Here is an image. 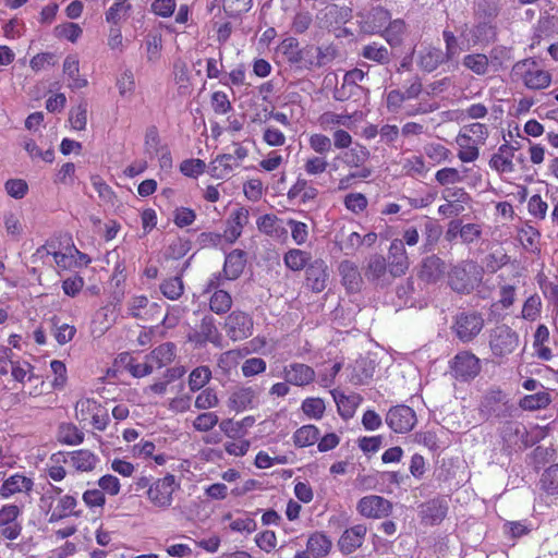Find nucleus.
<instances>
[{
    "label": "nucleus",
    "instance_id": "nucleus-1",
    "mask_svg": "<svg viewBox=\"0 0 558 558\" xmlns=\"http://www.w3.org/2000/svg\"><path fill=\"white\" fill-rule=\"evenodd\" d=\"M513 75L523 81L530 89H543L549 86L551 76L542 70L534 60L525 59L517 62L512 69Z\"/></svg>",
    "mask_w": 558,
    "mask_h": 558
},
{
    "label": "nucleus",
    "instance_id": "nucleus-2",
    "mask_svg": "<svg viewBox=\"0 0 558 558\" xmlns=\"http://www.w3.org/2000/svg\"><path fill=\"white\" fill-rule=\"evenodd\" d=\"M484 327L482 314L476 312H461L454 317L452 330L458 339L464 343L474 340Z\"/></svg>",
    "mask_w": 558,
    "mask_h": 558
},
{
    "label": "nucleus",
    "instance_id": "nucleus-3",
    "mask_svg": "<svg viewBox=\"0 0 558 558\" xmlns=\"http://www.w3.org/2000/svg\"><path fill=\"white\" fill-rule=\"evenodd\" d=\"M519 336L507 325L496 326L489 335V347L496 357H505L518 348Z\"/></svg>",
    "mask_w": 558,
    "mask_h": 558
},
{
    "label": "nucleus",
    "instance_id": "nucleus-4",
    "mask_svg": "<svg viewBox=\"0 0 558 558\" xmlns=\"http://www.w3.org/2000/svg\"><path fill=\"white\" fill-rule=\"evenodd\" d=\"M128 311L133 318L144 322L161 320L163 325H167L168 316H163L161 306L156 302H150L144 295L131 298L128 303Z\"/></svg>",
    "mask_w": 558,
    "mask_h": 558
},
{
    "label": "nucleus",
    "instance_id": "nucleus-5",
    "mask_svg": "<svg viewBox=\"0 0 558 558\" xmlns=\"http://www.w3.org/2000/svg\"><path fill=\"white\" fill-rule=\"evenodd\" d=\"M178 487L174 475L167 474L165 477L153 482L146 492L147 498L155 507L167 509L172 505V495Z\"/></svg>",
    "mask_w": 558,
    "mask_h": 558
},
{
    "label": "nucleus",
    "instance_id": "nucleus-6",
    "mask_svg": "<svg viewBox=\"0 0 558 558\" xmlns=\"http://www.w3.org/2000/svg\"><path fill=\"white\" fill-rule=\"evenodd\" d=\"M223 328L231 340H243L252 335L253 320L246 313L233 311L226 318Z\"/></svg>",
    "mask_w": 558,
    "mask_h": 558
},
{
    "label": "nucleus",
    "instance_id": "nucleus-7",
    "mask_svg": "<svg viewBox=\"0 0 558 558\" xmlns=\"http://www.w3.org/2000/svg\"><path fill=\"white\" fill-rule=\"evenodd\" d=\"M387 425L396 433H408L416 424L415 412L408 405L391 408L386 414Z\"/></svg>",
    "mask_w": 558,
    "mask_h": 558
},
{
    "label": "nucleus",
    "instance_id": "nucleus-8",
    "mask_svg": "<svg viewBox=\"0 0 558 558\" xmlns=\"http://www.w3.org/2000/svg\"><path fill=\"white\" fill-rule=\"evenodd\" d=\"M364 276L369 282H375L381 286H388L395 278L390 277L389 266L387 259L381 254H372L366 259L364 266Z\"/></svg>",
    "mask_w": 558,
    "mask_h": 558
},
{
    "label": "nucleus",
    "instance_id": "nucleus-9",
    "mask_svg": "<svg viewBox=\"0 0 558 558\" xmlns=\"http://www.w3.org/2000/svg\"><path fill=\"white\" fill-rule=\"evenodd\" d=\"M451 369L453 375L461 380H470L481 372L480 360L469 351L458 353L452 363Z\"/></svg>",
    "mask_w": 558,
    "mask_h": 558
},
{
    "label": "nucleus",
    "instance_id": "nucleus-10",
    "mask_svg": "<svg viewBox=\"0 0 558 558\" xmlns=\"http://www.w3.org/2000/svg\"><path fill=\"white\" fill-rule=\"evenodd\" d=\"M257 403V390L252 386L235 387L228 397L227 407L231 412L240 413L253 409Z\"/></svg>",
    "mask_w": 558,
    "mask_h": 558
},
{
    "label": "nucleus",
    "instance_id": "nucleus-11",
    "mask_svg": "<svg viewBox=\"0 0 558 558\" xmlns=\"http://www.w3.org/2000/svg\"><path fill=\"white\" fill-rule=\"evenodd\" d=\"M391 278H398L405 275L410 262L404 247L403 240L395 239L390 243L388 251V262Z\"/></svg>",
    "mask_w": 558,
    "mask_h": 558
},
{
    "label": "nucleus",
    "instance_id": "nucleus-12",
    "mask_svg": "<svg viewBox=\"0 0 558 558\" xmlns=\"http://www.w3.org/2000/svg\"><path fill=\"white\" fill-rule=\"evenodd\" d=\"M305 284L315 293L323 292L329 281V268L322 258L315 259L306 267Z\"/></svg>",
    "mask_w": 558,
    "mask_h": 558
},
{
    "label": "nucleus",
    "instance_id": "nucleus-13",
    "mask_svg": "<svg viewBox=\"0 0 558 558\" xmlns=\"http://www.w3.org/2000/svg\"><path fill=\"white\" fill-rule=\"evenodd\" d=\"M357 510L363 517L379 519L390 514L392 505L384 497L371 495L359 501Z\"/></svg>",
    "mask_w": 558,
    "mask_h": 558
},
{
    "label": "nucleus",
    "instance_id": "nucleus-14",
    "mask_svg": "<svg viewBox=\"0 0 558 558\" xmlns=\"http://www.w3.org/2000/svg\"><path fill=\"white\" fill-rule=\"evenodd\" d=\"M446 272L445 260L436 255H430L422 259L417 276L422 281L433 284L441 280Z\"/></svg>",
    "mask_w": 558,
    "mask_h": 558
},
{
    "label": "nucleus",
    "instance_id": "nucleus-15",
    "mask_svg": "<svg viewBox=\"0 0 558 558\" xmlns=\"http://www.w3.org/2000/svg\"><path fill=\"white\" fill-rule=\"evenodd\" d=\"M250 211L245 207H238L227 219V228L225 230V239L229 243L235 242L242 234L244 226L248 223Z\"/></svg>",
    "mask_w": 558,
    "mask_h": 558
},
{
    "label": "nucleus",
    "instance_id": "nucleus-16",
    "mask_svg": "<svg viewBox=\"0 0 558 558\" xmlns=\"http://www.w3.org/2000/svg\"><path fill=\"white\" fill-rule=\"evenodd\" d=\"M283 378L294 386H306L315 379L314 369L302 363H292L283 367Z\"/></svg>",
    "mask_w": 558,
    "mask_h": 558
},
{
    "label": "nucleus",
    "instance_id": "nucleus-17",
    "mask_svg": "<svg viewBox=\"0 0 558 558\" xmlns=\"http://www.w3.org/2000/svg\"><path fill=\"white\" fill-rule=\"evenodd\" d=\"M367 529L364 524H356L347 529L341 535L338 545L343 554H351L360 548L364 542Z\"/></svg>",
    "mask_w": 558,
    "mask_h": 558
},
{
    "label": "nucleus",
    "instance_id": "nucleus-18",
    "mask_svg": "<svg viewBox=\"0 0 558 558\" xmlns=\"http://www.w3.org/2000/svg\"><path fill=\"white\" fill-rule=\"evenodd\" d=\"M339 274L342 284L349 292L360 291L363 279L355 263L351 260H342L339 265Z\"/></svg>",
    "mask_w": 558,
    "mask_h": 558
},
{
    "label": "nucleus",
    "instance_id": "nucleus-19",
    "mask_svg": "<svg viewBox=\"0 0 558 558\" xmlns=\"http://www.w3.org/2000/svg\"><path fill=\"white\" fill-rule=\"evenodd\" d=\"M245 253L241 250H233L226 257L223 265V277L227 280H235L241 276L245 267Z\"/></svg>",
    "mask_w": 558,
    "mask_h": 558
},
{
    "label": "nucleus",
    "instance_id": "nucleus-20",
    "mask_svg": "<svg viewBox=\"0 0 558 558\" xmlns=\"http://www.w3.org/2000/svg\"><path fill=\"white\" fill-rule=\"evenodd\" d=\"M448 62L440 48L427 47L420 51L418 66L425 72L435 71L440 64Z\"/></svg>",
    "mask_w": 558,
    "mask_h": 558
},
{
    "label": "nucleus",
    "instance_id": "nucleus-21",
    "mask_svg": "<svg viewBox=\"0 0 558 558\" xmlns=\"http://www.w3.org/2000/svg\"><path fill=\"white\" fill-rule=\"evenodd\" d=\"M332 397L337 404L339 414L345 420L354 415L356 408L363 400V398L357 393L347 396L338 391H332Z\"/></svg>",
    "mask_w": 558,
    "mask_h": 558
},
{
    "label": "nucleus",
    "instance_id": "nucleus-22",
    "mask_svg": "<svg viewBox=\"0 0 558 558\" xmlns=\"http://www.w3.org/2000/svg\"><path fill=\"white\" fill-rule=\"evenodd\" d=\"M239 167V162H234L232 154H223L217 156L209 165V173L216 179L228 178L234 168Z\"/></svg>",
    "mask_w": 558,
    "mask_h": 558
},
{
    "label": "nucleus",
    "instance_id": "nucleus-23",
    "mask_svg": "<svg viewBox=\"0 0 558 558\" xmlns=\"http://www.w3.org/2000/svg\"><path fill=\"white\" fill-rule=\"evenodd\" d=\"M32 487L33 482L31 478L24 475L14 474L2 483L0 488V495L3 498H9L10 496L17 493L29 492Z\"/></svg>",
    "mask_w": 558,
    "mask_h": 558
},
{
    "label": "nucleus",
    "instance_id": "nucleus-24",
    "mask_svg": "<svg viewBox=\"0 0 558 558\" xmlns=\"http://www.w3.org/2000/svg\"><path fill=\"white\" fill-rule=\"evenodd\" d=\"M146 357L155 369L167 366L174 359V344L170 342L162 343L146 355Z\"/></svg>",
    "mask_w": 558,
    "mask_h": 558
},
{
    "label": "nucleus",
    "instance_id": "nucleus-25",
    "mask_svg": "<svg viewBox=\"0 0 558 558\" xmlns=\"http://www.w3.org/2000/svg\"><path fill=\"white\" fill-rule=\"evenodd\" d=\"M449 286L458 293H469L474 287L468 271L460 266L453 267L449 272Z\"/></svg>",
    "mask_w": 558,
    "mask_h": 558
},
{
    "label": "nucleus",
    "instance_id": "nucleus-26",
    "mask_svg": "<svg viewBox=\"0 0 558 558\" xmlns=\"http://www.w3.org/2000/svg\"><path fill=\"white\" fill-rule=\"evenodd\" d=\"M77 501L73 496L65 495L61 497L51 511L48 521L54 523L70 515H78V512L74 510Z\"/></svg>",
    "mask_w": 558,
    "mask_h": 558
},
{
    "label": "nucleus",
    "instance_id": "nucleus-27",
    "mask_svg": "<svg viewBox=\"0 0 558 558\" xmlns=\"http://www.w3.org/2000/svg\"><path fill=\"white\" fill-rule=\"evenodd\" d=\"M63 72L69 76V87L72 89H80L87 85V80L80 76L78 59L74 56H69L63 62Z\"/></svg>",
    "mask_w": 558,
    "mask_h": 558
},
{
    "label": "nucleus",
    "instance_id": "nucleus-28",
    "mask_svg": "<svg viewBox=\"0 0 558 558\" xmlns=\"http://www.w3.org/2000/svg\"><path fill=\"white\" fill-rule=\"evenodd\" d=\"M457 144L460 147L458 158L462 162H472L478 158L477 144L472 141V136L466 133L459 134L457 137Z\"/></svg>",
    "mask_w": 558,
    "mask_h": 558
},
{
    "label": "nucleus",
    "instance_id": "nucleus-29",
    "mask_svg": "<svg viewBox=\"0 0 558 558\" xmlns=\"http://www.w3.org/2000/svg\"><path fill=\"white\" fill-rule=\"evenodd\" d=\"M506 404V395L499 390H489L481 402V409L487 414L499 415L501 408Z\"/></svg>",
    "mask_w": 558,
    "mask_h": 558
},
{
    "label": "nucleus",
    "instance_id": "nucleus-30",
    "mask_svg": "<svg viewBox=\"0 0 558 558\" xmlns=\"http://www.w3.org/2000/svg\"><path fill=\"white\" fill-rule=\"evenodd\" d=\"M311 253L299 248H291L283 255L284 265L292 271H300L308 266Z\"/></svg>",
    "mask_w": 558,
    "mask_h": 558
},
{
    "label": "nucleus",
    "instance_id": "nucleus-31",
    "mask_svg": "<svg viewBox=\"0 0 558 558\" xmlns=\"http://www.w3.org/2000/svg\"><path fill=\"white\" fill-rule=\"evenodd\" d=\"M256 225L260 232L274 239H280L286 233V229L279 225V219L275 215L260 216Z\"/></svg>",
    "mask_w": 558,
    "mask_h": 558
},
{
    "label": "nucleus",
    "instance_id": "nucleus-32",
    "mask_svg": "<svg viewBox=\"0 0 558 558\" xmlns=\"http://www.w3.org/2000/svg\"><path fill=\"white\" fill-rule=\"evenodd\" d=\"M331 541L323 533L316 532L307 539V551L314 557H324L331 549Z\"/></svg>",
    "mask_w": 558,
    "mask_h": 558
},
{
    "label": "nucleus",
    "instance_id": "nucleus-33",
    "mask_svg": "<svg viewBox=\"0 0 558 558\" xmlns=\"http://www.w3.org/2000/svg\"><path fill=\"white\" fill-rule=\"evenodd\" d=\"M447 505L436 499L422 505L423 519L428 520L432 524L442 521L447 514Z\"/></svg>",
    "mask_w": 558,
    "mask_h": 558
},
{
    "label": "nucleus",
    "instance_id": "nucleus-34",
    "mask_svg": "<svg viewBox=\"0 0 558 558\" xmlns=\"http://www.w3.org/2000/svg\"><path fill=\"white\" fill-rule=\"evenodd\" d=\"M551 402V397L547 391H538L534 395L524 396L519 405L525 411H536L545 409Z\"/></svg>",
    "mask_w": 558,
    "mask_h": 558
},
{
    "label": "nucleus",
    "instance_id": "nucleus-35",
    "mask_svg": "<svg viewBox=\"0 0 558 558\" xmlns=\"http://www.w3.org/2000/svg\"><path fill=\"white\" fill-rule=\"evenodd\" d=\"M71 463L77 471L88 472L95 468L97 457L89 450L81 449L72 452Z\"/></svg>",
    "mask_w": 558,
    "mask_h": 558
},
{
    "label": "nucleus",
    "instance_id": "nucleus-36",
    "mask_svg": "<svg viewBox=\"0 0 558 558\" xmlns=\"http://www.w3.org/2000/svg\"><path fill=\"white\" fill-rule=\"evenodd\" d=\"M368 157V150L362 145H355L339 156L343 163L354 168H360Z\"/></svg>",
    "mask_w": 558,
    "mask_h": 558
},
{
    "label": "nucleus",
    "instance_id": "nucleus-37",
    "mask_svg": "<svg viewBox=\"0 0 558 558\" xmlns=\"http://www.w3.org/2000/svg\"><path fill=\"white\" fill-rule=\"evenodd\" d=\"M463 66L476 75H485L489 69V60L484 53H471L463 57Z\"/></svg>",
    "mask_w": 558,
    "mask_h": 558
},
{
    "label": "nucleus",
    "instance_id": "nucleus-38",
    "mask_svg": "<svg viewBox=\"0 0 558 558\" xmlns=\"http://www.w3.org/2000/svg\"><path fill=\"white\" fill-rule=\"evenodd\" d=\"M319 438V430L314 425H304L296 429L293 441L296 447L303 448L314 445Z\"/></svg>",
    "mask_w": 558,
    "mask_h": 558
},
{
    "label": "nucleus",
    "instance_id": "nucleus-39",
    "mask_svg": "<svg viewBox=\"0 0 558 558\" xmlns=\"http://www.w3.org/2000/svg\"><path fill=\"white\" fill-rule=\"evenodd\" d=\"M232 306V298L225 290H215L209 299V308L214 313L221 315L229 312Z\"/></svg>",
    "mask_w": 558,
    "mask_h": 558
},
{
    "label": "nucleus",
    "instance_id": "nucleus-40",
    "mask_svg": "<svg viewBox=\"0 0 558 558\" xmlns=\"http://www.w3.org/2000/svg\"><path fill=\"white\" fill-rule=\"evenodd\" d=\"M362 56L365 59L375 61L380 64H387L390 61L389 50L377 43H373L363 47Z\"/></svg>",
    "mask_w": 558,
    "mask_h": 558
},
{
    "label": "nucleus",
    "instance_id": "nucleus-41",
    "mask_svg": "<svg viewBox=\"0 0 558 558\" xmlns=\"http://www.w3.org/2000/svg\"><path fill=\"white\" fill-rule=\"evenodd\" d=\"M541 489L548 495L558 494V464L546 469L539 480Z\"/></svg>",
    "mask_w": 558,
    "mask_h": 558
},
{
    "label": "nucleus",
    "instance_id": "nucleus-42",
    "mask_svg": "<svg viewBox=\"0 0 558 558\" xmlns=\"http://www.w3.org/2000/svg\"><path fill=\"white\" fill-rule=\"evenodd\" d=\"M279 49L289 63L298 65L300 68L302 59V49L299 47V43L295 38L284 39L281 43Z\"/></svg>",
    "mask_w": 558,
    "mask_h": 558
},
{
    "label": "nucleus",
    "instance_id": "nucleus-43",
    "mask_svg": "<svg viewBox=\"0 0 558 558\" xmlns=\"http://www.w3.org/2000/svg\"><path fill=\"white\" fill-rule=\"evenodd\" d=\"M59 440L63 444L75 446L84 440V434L73 424H62L59 427Z\"/></svg>",
    "mask_w": 558,
    "mask_h": 558
},
{
    "label": "nucleus",
    "instance_id": "nucleus-44",
    "mask_svg": "<svg viewBox=\"0 0 558 558\" xmlns=\"http://www.w3.org/2000/svg\"><path fill=\"white\" fill-rule=\"evenodd\" d=\"M210 378V368L208 366H198L189 376V387L192 391H197L208 384Z\"/></svg>",
    "mask_w": 558,
    "mask_h": 558
},
{
    "label": "nucleus",
    "instance_id": "nucleus-45",
    "mask_svg": "<svg viewBox=\"0 0 558 558\" xmlns=\"http://www.w3.org/2000/svg\"><path fill=\"white\" fill-rule=\"evenodd\" d=\"M161 293L169 300H178L184 291V284L181 277L175 276L165 280L160 284Z\"/></svg>",
    "mask_w": 558,
    "mask_h": 558
},
{
    "label": "nucleus",
    "instance_id": "nucleus-46",
    "mask_svg": "<svg viewBox=\"0 0 558 558\" xmlns=\"http://www.w3.org/2000/svg\"><path fill=\"white\" fill-rule=\"evenodd\" d=\"M365 72L362 69H353L351 71H348L343 77V84L340 89L337 90L336 98L338 100H344L345 99V88L347 87H356L359 82H362L365 77Z\"/></svg>",
    "mask_w": 558,
    "mask_h": 558
},
{
    "label": "nucleus",
    "instance_id": "nucleus-47",
    "mask_svg": "<svg viewBox=\"0 0 558 558\" xmlns=\"http://www.w3.org/2000/svg\"><path fill=\"white\" fill-rule=\"evenodd\" d=\"M97 411H101V407L94 399H80L75 404L76 417L81 421H86L88 416L92 417Z\"/></svg>",
    "mask_w": 558,
    "mask_h": 558
},
{
    "label": "nucleus",
    "instance_id": "nucleus-48",
    "mask_svg": "<svg viewBox=\"0 0 558 558\" xmlns=\"http://www.w3.org/2000/svg\"><path fill=\"white\" fill-rule=\"evenodd\" d=\"M88 106L86 101L78 104L70 111V123L74 130L83 131L87 124Z\"/></svg>",
    "mask_w": 558,
    "mask_h": 558
},
{
    "label": "nucleus",
    "instance_id": "nucleus-49",
    "mask_svg": "<svg viewBox=\"0 0 558 558\" xmlns=\"http://www.w3.org/2000/svg\"><path fill=\"white\" fill-rule=\"evenodd\" d=\"M405 25L403 21L396 20L389 24L385 29V38L390 46H399L402 41V34L404 33Z\"/></svg>",
    "mask_w": 558,
    "mask_h": 558
},
{
    "label": "nucleus",
    "instance_id": "nucleus-50",
    "mask_svg": "<svg viewBox=\"0 0 558 558\" xmlns=\"http://www.w3.org/2000/svg\"><path fill=\"white\" fill-rule=\"evenodd\" d=\"M240 360V353L235 350H230L220 354L217 366L222 372V374H230L232 369H234Z\"/></svg>",
    "mask_w": 558,
    "mask_h": 558
},
{
    "label": "nucleus",
    "instance_id": "nucleus-51",
    "mask_svg": "<svg viewBox=\"0 0 558 558\" xmlns=\"http://www.w3.org/2000/svg\"><path fill=\"white\" fill-rule=\"evenodd\" d=\"M117 87L121 97H130L135 89L134 74L131 70H125L117 80Z\"/></svg>",
    "mask_w": 558,
    "mask_h": 558
},
{
    "label": "nucleus",
    "instance_id": "nucleus-52",
    "mask_svg": "<svg viewBox=\"0 0 558 558\" xmlns=\"http://www.w3.org/2000/svg\"><path fill=\"white\" fill-rule=\"evenodd\" d=\"M302 410L308 417L320 418L325 412V402L320 398H307L302 403Z\"/></svg>",
    "mask_w": 558,
    "mask_h": 558
},
{
    "label": "nucleus",
    "instance_id": "nucleus-53",
    "mask_svg": "<svg viewBox=\"0 0 558 558\" xmlns=\"http://www.w3.org/2000/svg\"><path fill=\"white\" fill-rule=\"evenodd\" d=\"M218 402L219 399L215 390L211 388H207L197 395L194 405L198 410H208L215 408L218 404Z\"/></svg>",
    "mask_w": 558,
    "mask_h": 558
},
{
    "label": "nucleus",
    "instance_id": "nucleus-54",
    "mask_svg": "<svg viewBox=\"0 0 558 558\" xmlns=\"http://www.w3.org/2000/svg\"><path fill=\"white\" fill-rule=\"evenodd\" d=\"M508 262L509 256L501 250H497L495 252L489 253L484 259L485 267L489 272H496Z\"/></svg>",
    "mask_w": 558,
    "mask_h": 558
},
{
    "label": "nucleus",
    "instance_id": "nucleus-55",
    "mask_svg": "<svg viewBox=\"0 0 558 558\" xmlns=\"http://www.w3.org/2000/svg\"><path fill=\"white\" fill-rule=\"evenodd\" d=\"M11 374L13 378L23 383L25 378L32 379L33 366L26 361H10Z\"/></svg>",
    "mask_w": 558,
    "mask_h": 558
},
{
    "label": "nucleus",
    "instance_id": "nucleus-56",
    "mask_svg": "<svg viewBox=\"0 0 558 558\" xmlns=\"http://www.w3.org/2000/svg\"><path fill=\"white\" fill-rule=\"evenodd\" d=\"M435 179L440 185L445 186L460 183L463 180V177L456 168H442L436 172Z\"/></svg>",
    "mask_w": 558,
    "mask_h": 558
},
{
    "label": "nucleus",
    "instance_id": "nucleus-57",
    "mask_svg": "<svg viewBox=\"0 0 558 558\" xmlns=\"http://www.w3.org/2000/svg\"><path fill=\"white\" fill-rule=\"evenodd\" d=\"M241 369L244 377H252L266 371V362L260 357H251L243 362Z\"/></svg>",
    "mask_w": 558,
    "mask_h": 558
},
{
    "label": "nucleus",
    "instance_id": "nucleus-58",
    "mask_svg": "<svg viewBox=\"0 0 558 558\" xmlns=\"http://www.w3.org/2000/svg\"><path fill=\"white\" fill-rule=\"evenodd\" d=\"M287 225L291 229V236L296 245H302L307 241L308 230L307 225L294 219H289Z\"/></svg>",
    "mask_w": 558,
    "mask_h": 558
},
{
    "label": "nucleus",
    "instance_id": "nucleus-59",
    "mask_svg": "<svg viewBox=\"0 0 558 558\" xmlns=\"http://www.w3.org/2000/svg\"><path fill=\"white\" fill-rule=\"evenodd\" d=\"M205 169L206 163L202 159H186L180 165V171L184 175L192 178H196L204 173Z\"/></svg>",
    "mask_w": 558,
    "mask_h": 558
},
{
    "label": "nucleus",
    "instance_id": "nucleus-60",
    "mask_svg": "<svg viewBox=\"0 0 558 558\" xmlns=\"http://www.w3.org/2000/svg\"><path fill=\"white\" fill-rule=\"evenodd\" d=\"M442 197L446 199V202L461 204L464 207L471 201L469 193H466L462 187H447L442 193Z\"/></svg>",
    "mask_w": 558,
    "mask_h": 558
},
{
    "label": "nucleus",
    "instance_id": "nucleus-61",
    "mask_svg": "<svg viewBox=\"0 0 558 558\" xmlns=\"http://www.w3.org/2000/svg\"><path fill=\"white\" fill-rule=\"evenodd\" d=\"M402 169L409 175H422L426 171L424 159L421 156H411L403 162Z\"/></svg>",
    "mask_w": 558,
    "mask_h": 558
},
{
    "label": "nucleus",
    "instance_id": "nucleus-62",
    "mask_svg": "<svg viewBox=\"0 0 558 558\" xmlns=\"http://www.w3.org/2000/svg\"><path fill=\"white\" fill-rule=\"evenodd\" d=\"M195 219L196 214L191 208L180 207L173 211V221L180 228L191 226L195 221Z\"/></svg>",
    "mask_w": 558,
    "mask_h": 558
},
{
    "label": "nucleus",
    "instance_id": "nucleus-63",
    "mask_svg": "<svg viewBox=\"0 0 558 558\" xmlns=\"http://www.w3.org/2000/svg\"><path fill=\"white\" fill-rule=\"evenodd\" d=\"M58 37L75 43L82 34V28L75 23H65L56 27Z\"/></svg>",
    "mask_w": 558,
    "mask_h": 558
},
{
    "label": "nucleus",
    "instance_id": "nucleus-64",
    "mask_svg": "<svg viewBox=\"0 0 558 558\" xmlns=\"http://www.w3.org/2000/svg\"><path fill=\"white\" fill-rule=\"evenodd\" d=\"M310 147L317 154H326L331 150V140L324 134H313L310 137Z\"/></svg>",
    "mask_w": 558,
    "mask_h": 558
}]
</instances>
